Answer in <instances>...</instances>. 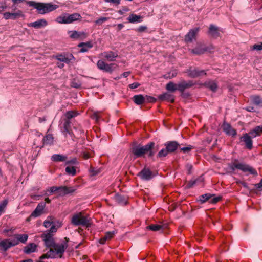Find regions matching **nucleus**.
<instances>
[{
  "mask_svg": "<svg viewBox=\"0 0 262 262\" xmlns=\"http://www.w3.org/2000/svg\"><path fill=\"white\" fill-rule=\"evenodd\" d=\"M71 85L72 87L75 88H79L81 86L80 84L77 83L76 82H72Z\"/></svg>",
  "mask_w": 262,
  "mask_h": 262,
  "instance_id": "61",
  "label": "nucleus"
},
{
  "mask_svg": "<svg viewBox=\"0 0 262 262\" xmlns=\"http://www.w3.org/2000/svg\"><path fill=\"white\" fill-rule=\"evenodd\" d=\"M169 151H168L167 149L165 147V148L162 149L157 155V157L158 158H162L166 156L168 154Z\"/></svg>",
  "mask_w": 262,
  "mask_h": 262,
  "instance_id": "42",
  "label": "nucleus"
},
{
  "mask_svg": "<svg viewBox=\"0 0 262 262\" xmlns=\"http://www.w3.org/2000/svg\"><path fill=\"white\" fill-rule=\"evenodd\" d=\"M134 102L137 105H141L145 103L144 96L142 95H136L133 97Z\"/></svg>",
  "mask_w": 262,
  "mask_h": 262,
  "instance_id": "33",
  "label": "nucleus"
},
{
  "mask_svg": "<svg viewBox=\"0 0 262 262\" xmlns=\"http://www.w3.org/2000/svg\"><path fill=\"white\" fill-rule=\"evenodd\" d=\"M58 188L59 195L62 196L73 193L76 190V188L73 187L60 186Z\"/></svg>",
  "mask_w": 262,
  "mask_h": 262,
  "instance_id": "18",
  "label": "nucleus"
},
{
  "mask_svg": "<svg viewBox=\"0 0 262 262\" xmlns=\"http://www.w3.org/2000/svg\"><path fill=\"white\" fill-rule=\"evenodd\" d=\"M140 86V84L138 82H134L129 85V87L132 89L137 88Z\"/></svg>",
  "mask_w": 262,
  "mask_h": 262,
  "instance_id": "60",
  "label": "nucleus"
},
{
  "mask_svg": "<svg viewBox=\"0 0 262 262\" xmlns=\"http://www.w3.org/2000/svg\"><path fill=\"white\" fill-rule=\"evenodd\" d=\"M16 238L18 239V242L25 243L28 238V236L27 234H16Z\"/></svg>",
  "mask_w": 262,
  "mask_h": 262,
  "instance_id": "37",
  "label": "nucleus"
},
{
  "mask_svg": "<svg viewBox=\"0 0 262 262\" xmlns=\"http://www.w3.org/2000/svg\"><path fill=\"white\" fill-rule=\"evenodd\" d=\"M47 25V21L44 19H40L35 22H32L29 24L28 26L34 28L39 29L44 27Z\"/></svg>",
  "mask_w": 262,
  "mask_h": 262,
  "instance_id": "21",
  "label": "nucleus"
},
{
  "mask_svg": "<svg viewBox=\"0 0 262 262\" xmlns=\"http://www.w3.org/2000/svg\"><path fill=\"white\" fill-rule=\"evenodd\" d=\"M187 73L188 76L191 78H196L201 75H206L204 70H199L195 68H190L188 70Z\"/></svg>",
  "mask_w": 262,
  "mask_h": 262,
  "instance_id": "15",
  "label": "nucleus"
},
{
  "mask_svg": "<svg viewBox=\"0 0 262 262\" xmlns=\"http://www.w3.org/2000/svg\"><path fill=\"white\" fill-rule=\"evenodd\" d=\"M236 183L237 184L242 186L243 187L249 189L247 184L246 183H245V182L241 181H237L236 182Z\"/></svg>",
  "mask_w": 262,
  "mask_h": 262,
  "instance_id": "56",
  "label": "nucleus"
},
{
  "mask_svg": "<svg viewBox=\"0 0 262 262\" xmlns=\"http://www.w3.org/2000/svg\"><path fill=\"white\" fill-rule=\"evenodd\" d=\"M147 30V27L145 26H141L136 29V31L139 32H145Z\"/></svg>",
  "mask_w": 262,
  "mask_h": 262,
  "instance_id": "53",
  "label": "nucleus"
},
{
  "mask_svg": "<svg viewBox=\"0 0 262 262\" xmlns=\"http://www.w3.org/2000/svg\"><path fill=\"white\" fill-rule=\"evenodd\" d=\"M194 85V83L191 80L182 81L178 83V91L183 93L186 89H189Z\"/></svg>",
  "mask_w": 262,
  "mask_h": 262,
  "instance_id": "17",
  "label": "nucleus"
},
{
  "mask_svg": "<svg viewBox=\"0 0 262 262\" xmlns=\"http://www.w3.org/2000/svg\"><path fill=\"white\" fill-rule=\"evenodd\" d=\"M222 127L223 131L228 136L234 137L237 134L236 130L228 123L224 122Z\"/></svg>",
  "mask_w": 262,
  "mask_h": 262,
  "instance_id": "13",
  "label": "nucleus"
},
{
  "mask_svg": "<svg viewBox=\"0 0 262 262\" xmlns=\"http://www.w3.org/2000/svg\"><path fill=\"white\" fill-rule=\"evenodd\" d=\"M158 98L161 100H167L173 103L174 101V98L172 95L167 93H164L158 96Z\"/></svg>",
  "mask_w": 262,
  "mask_h": 262,
  "instance_id": "29",
  "label": "nucleus"
},
{
  "mask_svg": "<svg viewBox=\"0 0 262 262\" xmlns=\"http://www.w3.org/2000/svg\"><path fill=\"white\" fill-rule=\"evenodd\" d=\"M83 157L85 159H88L90 157V156L88 153H84Z\"/></svg>",
  "mask_w": 262,
  "mask_h": 262,
  "instance_id": "64",
  "label": "nucleus"
},
{
  "mask_svg": "<svg viewBox=\"0 0 262 262\" xmlns=\"http://www.w3.org/2000/svg\"><path fill=\"white\" fill-rule=\"evenodd\" d=\"M45 207V202H42L39 203L35 210L31 214L30 217H37L41 215L43 212V210Z\"/></svg>",
  "mask_w": 262,
  "mask_h": 262,
  "instance_id": "12",
  "label": "nucleus"
},
{
  "mask_svg": "<svg viewBox=\"0 0 262 262\" xmlns=\"http://www.w3.org/2000/svg\"><path fill=\"white\" fill-rule=\"evenodd\" d=\"M77 115L78 113L77 112L73 111H68L66 112V113L65 114V116L66 117V120H70V119L74 117H76V116H77Z\"/></svg>",
  "mask_w": 262,
  "mask_h": 262,
  "instance_id": "40",
  "label": "nucleus"
},
{
  "mask_svg": "<svg viewBox=\"0 0 262 262\" xmlns=\"http://www.w3.org/2000/svg\"><path fill=\"white\" fill-rule=\"evenodd\" d=\"M67 157L60 154H54L51 157V160L54 162H63L66 161Z\"/></svg>",
  "mask_w": 262,
  "mask_h": 262,
  "instance_id": "31",
  "label": "nucleus"
},
{
  "mask_svg": "<svg viewBox=\"0 0 262 262\" xmlns=\"http://www.w3.org/2000/svg\"><path fill=\"white\" fill-rule=\"evenodd\" d=\"M142 17H128V20L129 23H140L142 21Z\"/></svg>",
  "mask_w": 262,
  "mask_h": 262,
  "instance_id": "47",
  "label": "nucleus"
},
{
  "mask_svg": "<svg viewBox=\"0 0 262 262\" xmlns=\"http://www.w3.org/2000/svg\"><path fill=\"white\" fill-rule=\"evenodd\" d=\"M8 201L7 200H4L0 202V215L5 212V209L7 206Z\"/></svg>",
  "mask_w": 262,
  "mask_h": 262,
  "instance_id": "39",
  "label": "nucleus"
},
{
  "mask_svg": "<svg viewBox=\"0 0 262 262\" xmlns=\"http://www.w3.org/2000/svg\"><path fill=\"white\" fill-rule=\"evenodd\" d=\"M138 176L144 181H149L152 179L155 174L148 168L145 167L138 174Z\"/></svg>",
  "mask_w": 262,
  "mask_h": 262,
  "instance_id": "7",
  "label": "nucleus"
},
{
  "mask_svg": "<svg viewBox=\"0 0 262 262\" xmlns=\"http://www.w3.org/2000/svg\"><path fill=\"white\" fill-rule=\"evenodd\" d=\"M221 32H222V30L219 27L211 24L209 26L208 34L211 37L214 38H217L220 36Z\"/></svg>",
  "mask_w": 262,
  "mask_h": 262,
  "instance_id": "11",
  "label": "nucleus"
},
{
  "mask_svg": "<svg viewBox=\"0 0 262 262\" xmlns=\"http://www.w3.org/2000/svg\"><path fill=\"white\" fill-rule=\"evenodd\" d=\"M12 247L10 239H6L0 241V250L6 252L9 248Z\"/></svg>",
  "mask_w": 262,
  "mask_h": 262,
  "instance_id": "23",
  "label": "nucleus"
},
{
  "mask_svg": "<svg viewBox=\"0 0 262 262\" xmlns=\"http://www.w3.org/2000/svg\"><path fill=\"white\" fill-rule=\"evenodd\" d=\"M245 110L247 111L250 112H254L255 111L254 108L253 107H252V106H248V107L245 108Z\"/></svg>",
  "mask_w": 262,
  "mask_h": 262,
  "instance_id": "63",
  "label": "nucleus"
},
{
  "mask_svg": "<svg viewBox=\"0 0 262 262\" xmlns=\"http://www.w3.org/2000/svg\"><path fill=\"white\" fill-rule=\"evenodd\" d=\"M37 245L34 243H30L24 248V252L29 254L36 251Z\"/></svg>",
  "mask_w": 262,
  "mask_h": 262,
  "instance_id": "26",
  "label": "nucleus"
},
{
  "mask_svg": "<svg viewBox=\"0 0 262 262\" xmlns=\"http://www.w3.org/2000/svg\"><path fill=\"white\" fill-rule=\"evenodd\" d=\"M212 196L213 195L210 194H204L201 195L199 197V201L201 202V203H203L207 201H209V200L212 198Z\"/></svg>",
  "mask_w": 262,
  "mask_h": 262,
  "instance_id": "38",
  "label": "nucleus"
},
{
  "mask_svg": "<svg viewBox=\"0 0 262 262\" xmlns=\"http://www.w3.org/2000/svg\"><path fill=\"white\" fill-rule=\"evenodd\" d=\"M163 228V226L158 224H151L147 226L146 229L153 231H158L162 230Z\"/></svg>",
  "mask_w": 262,
  "mask_h": 262,
  "instance_id": "35",
  "label": "nucleus"
},
{
  "mask_svg": "<svg viewBox=\"0 0 262 262\" xmlns=\"http://www.w3.org/2000/svg\"><path fill=\"white\" fill-rule=\"evenodd\" d=\"M71 122L69 120H65L63 124V130H62L63 134L67 137L68 134H72L71 130Z\"/></svg>",
  "mask_w": 262,
  "mask_h": 262,
  "instance_id": "24",
  "label": "nucleus"
},
{
  "mask_svg": "<svg viewBox=\"0 0 262 262\" xmlns=\"http://www.w3.org/2000/svg\"><path fill=\"white\" fill-rule=\"evenodd\" d=\"M68 34L70 38L74 40H83L86 37V34L83 32L69 31Z\"/></svg>",
  "mask_w": 262,
  "mask_h": 262,
  "instance_id": "10",
  "label": "nucleus"
},
{
  "mask_svg": "<svg viewBox=\"0 0 262 262\" xmlns=\"http://www.w3.org/2000/svg\"><path fill=\"white\" fill-rule=\"evenodd\" d=\"M78 20V17H57L56 21L61 24H70Z\"/></svg>",
  "mask_w": 262,
  "mask_h": 262,
  "instance_id": "22",
  "label": "nucleus"
},
{
  "mask_svg": "<svg viewBox=\"0 0 262 262\" xmlns=\"http://www.w3.org/2000/svg\"><path fill=\"white\" fill-rule=\"evenodd\" d=\"M27 3L29 6L35 8L40 14H44L50 12L58 8L57 5L52 3H37L34 1H28Z\"/></svg>",
  "mask_w": 262,
  "mask_h": 262,
  "instance_id": "3",
  "label": "nucleus"
},
{
  "mask_svg": "<svg viewBox=\"0 0 262 262\" xmlns=\"http://www.w3.org/2000/svg\"><path fill=\"white\" fill-rule=\"evenodd\" d=\"M214 47L212 45L206 46L205 45H199L196 47L194 49L191 50L192 53L196 55H201L204 54L205 52H211L212 50L214 49Z\"/></svg>",
  "mask_w": 262,
  "mask_h": 262,
  "instance_id": "8",
  "label": "nucleus"
},
{
  "mask_svg": "<svg viewBox=\"0 0 262 262\" xmlns=\"http://www.w3.org/2000/svg\"><path fill=\"white\" fill-rule=\"evenodd\" d=\"M253 138L249 134L245 133L240 138L241 140L243 141L245 144L246 147L248 149H251L253 147Z\"/></svg>",
  "mask_w": 262,
  "mask_h": 262,
  "instance_id": "14",
  "label": "nucleus"
},
{
  "mask_svg": "<svg viewBox=\"0 0 262 262\" xmlns=\"http://www.w3.org/2000/svg\"><path fill=\"white\" fill-rule=\"evenodd\" d=\"M10 242L12 247L15 246L19 244L18 239L16 238L15 234L13 235V238L12 239H10Z\"/></svg>",
  "mask_w": 262,
  "mask_h": 262,
  "instance_id": "48",
  "label": "nucleus"
},
{
  "mask_svg": "<svg viewBox=\"0 0 262 262\" xmlns=\"http://www.w3.org/2000/svg\"><path fill=\"white\" fill-rule=\"evenodd\" d=\"M145 102L154 103L156 102V99L153 97L146 95L144 96Z\"/></svg>",
  "mask_w": 262,
  "mask_h": 262,
  "instance_id": "50",
  "label": "nucleus"
},
{
  "mask_svg": "<svg viewBox=\"0 0 262 262\" xmlns=\"http://www.w3.org/2000/svg\"><path fill=\"white\" fill-rule=\"evenodd\" d=\"M262 133V126H257L251 130L249 134L251 136L252 138H255L256 136H259Z\"/></svg>",
  "mask_w": 262,
  "mask_h": 262,
  "instance_id": "28",
  "label": "nucleus"
},
{
  "mask_svg": "<svg viewBox=\"0 0 262 262\" xmlns=\"http://www.w3.org/2000/svg\"><path fill=\"white\" fill-rule=\"evenodd\" d=\"M155 145L154 142H149L144 146L140 144L134 145L130 149V153L133 156L134 159L140 157H144L146 154H148L150 157L154 155V152L152 150Z\"/></svg>",
  "mask_w": 262,
  "mask_h": 262,
  "instance_id": "1",
  "label": "nucleus"
},
{
  "mask_svg": "<svg viewBox=\"0 0 262 262\" xmlns=\"http://www.w3.org/2000/svg\"><path fill=\"white\" fill-rule=\"evenodd\" d=\"M93 119L96 120L97 121H98L100 118V116L99 115V113L98 112H95L94 113L92 116Z\"/></svg>",
  "mask_w": 262,
  "mask_h": 262,
  "instance_id": "57",
  "label": "nucleus"
},
{
  "mask_svg": "<svg viewBox=\"0 0 262 262\" xmlns=\"http://www.w3.org/2000/svg\"><path fill=\"white\" fill-rule=\"evenodd\" d=\"M178 83L175 84L172 82H168L166 85V89L169 92H173L178 90Z\"/></svg>",
  "mask_w": 262,
  "mask_h": 262,
  "instance_id": "34",
  "label": "nucleus"
},
{
  "mask_svg": "<svg viewBox=\"0 0 262 262\" xmlns=\"http://www.w3.org/2000/svg\"><path fill=\"white\" fill-rule=\"evenodd\" d=\"M252 50L260 51L262 50V42L259 44H255L251 47Z\"/></svg>",
  "mask_w": 262,
  "mask_h": 262,
  "instance_id": "52",
  "label": "nucleus"
},
{
  "mask_svg": "<svg viewBox=\"0 0 262 262\" xmlns=\"http://www.w3.org/2000/svg\"><path fill=\"white\" fill-rule=\"evenodd\" d=\"M252 103L258 106H262V98L257 96H254L251 97Z\"/></svg>",
  "mask_w": 262,
  "mask_h": 262,
  "instance_id": "36",
  "label": "nucleus"
},
{
  "mask_svg": "<svg viewBox=\"0 0 262 262\" xmlns=\"http://www.w3.org/2000/svg\"><path fill=\"white\" fill-rule=\"evenodd\" d=\"M97 65L99 69L103 70L105 72H111L113 70L112 67L115 64L112 63L107 64L103 60H99L98 61Z\"/></svg>",
  "mask_w": 262,
  "mask_h": 262,
  "instance_id": "16",
  "label": "nucleus"
},
{
  "mask_svg": "<svg viewBox=\"0 0 262 262\" xmlns=\"http://www.w3.org/2000/svg\"><path fill=\"white\" fill-rule=\"evenodd\" d=\"M101 171L100 168H96L94 167H91L90 169V172L91 173V175L93 176H96Z\"/></svg>",
  "mask_w": 262,
  "mask_h": 262,
  "instance_id": "46",
  "label": "nucleus"
},
{
  "mask_svg": "<svg viewBox=\"0 0 262 262\" xmlns=\"http://www.w3.org/2000/svg\"><path fill=\"white\" fill-rule=\"evenodd\" d=\"M54 141V138L52 134H47L42 139L43 145H52Z\"/></svg>",
  "mask_w": 262,
  "mask_h": 262,
  "instance_id": "27",
  "label": "nucleus"
},
{
  "mask_svg": "<svg viewBox=\"0 0 262 262\" xmlns=\"http://www.w3.org/2000/svg\"><path fill=\"white\" fill-rule=\"evenodd\" d=\"M107 20V17H101L95 21L96 24H101Z\"/></svg>",
  "mask_w": 262,
  "mask_h": 262,
  "instance_id": "55",
  "label": "nucleus"
},
{
  "mask_svg": "<svg viewBox=\"0 0 262 262\" xmlns=\"http://www.w3.org/2000/svg\"><path fill=\"white\" fill-rule=\"evenodd\" d=\"M192 148V146L189 145L187 147L181 148L180 150L184 153H188L190 152Z\"/></svg>",
  "mask_w": 262,
  "mask_h": 262,
  "instance_id": "51",
  "label": "nucleus"
},
{
  "mask_svg": "<svg viewBox=\"0 0 262 262\" xmlns=\"http://www.w3.org/2000/svg\"><path fill=\"white\" fill-rule=\"evenodd\" d=\"M229 166L232 171H234L235 169H238L244 172H249V174H251L254 176L257 175V172L255 169L249 165L246 164L242 163H233L229 164Z\"/></svg>",
  "mask_w": 262,
  "mask_h": 262,
  "instance_id": "6",
  "label": "nucleus"
},
{
  "mask_svg": "<svg viewBox=\"0 0 262 262\" xmlns=\"http://www.w3.org/2000/svg\"><path fill=\"white\" fill-rule=\"evenodd\" d=\"M78 46L81 48L80 52L83 53L87 52L90 49L92 48L93 45L92 42L89 41L87 42H81L79 43Z\"/></svg>",
  "mask_w": 262,
  "mask_h": 262,
  "instance_id": "25",
  "label": "nucleus"
},
{
  "mask_svg": "<svg viewBox=\"0 0 262 262\" xmlns=\"http://www.w3.org/2000/svg\"><path fill=\"white\" fill-rule=\"evenodd\" d=\"M105 2L111 3L114 5H118L120 4V0H104Z\"/></svg>",
  "mask_w": 262,
  "mask_h": 262,
  "instance_id": "54",
  "label": "nucleus"
},
{
  "mask_svg": "<svg viewBox=\"0 0 262 262\" xmlns=\"http://www.w3.org/2000/svg\"><path fill=\"white\" fill-rule=\"evenodd\" d=\"M221 200H222V196H218L213 197L212 198H211L209 200V202L212 204H216V203H217Z\"/></svg>",
  "mask_w": 262,
  "mask_h": 262,
  "instance_id": "49",
  "label": "nucleus"
},
{
  "mask_svg": "<svg viewBox=\"0 0 262 262\" xmlns=\"http://www.w3.org/2000/svg\"><path fill=\"white\" fill-rule=\"evenodd\" d=\"M65 239L67 241L66 242H63L60 244H55L53 247L54 249L50 248L48 252L40 256V259L55 258L56 257L57 255H58L59 257L61 258L62 254L68 247L67 243L68 239L67 238H65Z\"/></svg>",
  "mask_w": 262,
  "mask_h": 262,
  "instance_id": "2",
  "label": "nucleus"
},
{
  "mask_svg": "<svg viewBox=\"0 0 262 262\" xmlns=\"http://www.w3.org/2000/svg\"><path fill=\"white\" fill-rule=\"evenodd\" d=\"M204 85L213 92H215L217 89V83L214 81H207L204 83Z\"/></svg>",
  "mask_w": 262,
  "mask_h": 262,
  "instance_id": "32",
  "label": "nucleus"
},
{
  "mask_svg": "<svg viewBox=\"0 0 262 262\" xmlns=\"http://www.w3.org/2000/svg\"><path fill=\"white\" fill-rule=\"evenodd\" d=\"M43 224L46 228L50 227V228L53 225H55L51 217H48L47 220L45 221Z\"/></svg>",
  "mask_w": 262,
  "mask_h": 262,
  "instance_id": "41",
  "label": "nucleus"
},
{
  "mask_svg": "<svg viewBox=\"0 0 262 262\" xmlns=\"http://www.w3.org/2000/svg\"><path fill=\"white\" fill-rule=\"evenodd\" d=\"M101 56L106 60L110 61H113L118 56V54L113 51H107L102 53Z\"/></svg>",
  "mask_w": 262,
  "mask_h": 262,
  "instance_id": "20",
  "label": "nucleus"
},
{
  "mask_svg": "<svg viewBox=\"0 0 262 262\" xmlns=\"http://www.w3.org/2000/svg\"><path fill=\"white\" fill-rule=\"evenodd\" d=\"M199 30L200 28L199 27H195L190 29L185 36V41L188 43L195 40Z\"/></svg>",
  "mask_w": 262,
  "mask_h": 262,
  "instance_id": "9",
  "label": "nucleus"
},
{
  "mask_svg": "<svg viewBox=\"0 0 262 262\" xmlns=\"http://www.w3.org/2000/svg\"><path fill=\"white\" fill-rule=\"evenodd\" d=\"M71 223L75 226H82L87 228L91 227L92 224L91 218L88 215H83L81 212L72 215Z\"/></svg>",
  "mask_w": 262,
  "mask_h": 262,
  "instance_id": "4",
  "label": "nucleus"
},
{
  "mask_svg": "<svg viewBox=\"0 0 262 262\" xmlns=\"http://www.w3.org/2000/svg\"><path fill=\"white\" fill-rule=\"evenodd\" d=\"M57 59L61 62H64L67 63H69L71 60V59H70L68 57H67L65 56H63L62 55H59Z\"/></svg>",
  "mask_w": 262,
  "mask_h": 262,
  "instance_id": "44",
  "label": "nucleus"
},
{
  "mask_svg": "<svg viewBox=\"0 0 262 262\" xmlns=\"http://www.w3.org/2000/svg\"><path fill=\"white\" fill-rule=\"evenodd\" d=\"M57 231V228L55 225H53L49 230L45 231L41 236L45 242V245L48 247H53L55 242L53 238V233Z\"/></svg>",
  "mask_w": 262,
  "mask_h": 262,
  "instance_id": "5",
  "label": "nucleus"
},
{
  "mask_svg": "<svg viewBox=\"0 0 262 262\" xmlns=\"http://www.w3.org/2000/svg\"><path fill=\"white\" fill-rule=\"evenodd\" d=\"M58 187L57 186L51 187L49 188L50 193L52 194L55 192L58 191Z\"/></svg>",
  "mask_w": 262,
  "mask_h": 262,
  "instance_id": "59",
  "label": "nucleus"
},
{
  "mask_svg": "<svg viewBox=\"0 0 262 262\" xmlns=\"http://www.w3.org/2000/svg\"><path fill=\"white\" fill-rule=\"evenodd\" d=\"M116 200L119 203L121 204H126L127 203V201L125 198L119 195L116 196Z\"/></svg>",
  "mask_w": 262,
  "mask_h": 262,
  "instance_id": "45",
  "label": "nucleus"
},
{
  "mask_svg": "<svg viewBox=\"0 0 262 262\" xmlns=\"http://www.w3.org/2000/svg\"><path fill=\"white\" fill-rule=\"evenodd\" d=\"M128 9L127 8H123L122 9H120L118 11V13L119 15H124L125 14V12H127Z\"/></svg>",
  "mask_w": 262,
  "mask_h": 262,
  "instance_id": "58",
  "label": "nucleus"
},
{
  "mask_svg": "<svg viewBox=\"0 0 262 262\" xmlns=\"http://www.w3.org/2000/svg\"><path fill=\"white\" fill-rule=\"evenodd\" d=\"M115 232L114 231H109L107 232L105 235L101 238L99 240V243L101 244H104L107 240H109L111 239L113 236L114 235Z\"/></svg>",
  "mask_w": 262,
  "mask_h": 262,
  "instance_id": "30",
  "label": "nucleus"
},
{
  "mask_svg": "<svg viewBox=\"0 0 262 262\" xmlns=\"http://www.w3.org/2000/svg\"><path fill=\"white\" fill-rule=\"evenodd\" d=\"M179 146V144L174 141H168L165 143V146L166 147L169 153L174 152L178 148Z\"/></svg>",
  "mask_w": 262,
  "mask_h": 262,
  "instance_id": "19",
  "label": "nucleus"
},
{
  "mask_svg": "<svg viewBox=\"0 0 262 262\" xmlns=\"http://www.w3.org/2000/svg\"><path fill=\"white\" fill-rule=\"evenodd\" d=\"M255 186L256 188V189H257L259 190H262V183H261L260 182H259V183H258L257 184H256L255 185Z\"/></svg>",
  "mask_w": 262,
  "mask_h": 262,
  "instance_id": "62",
  "label": "nucleus"
},
{
  "mask_svg": "<svg viewBox=\"0 0 262 262\" xmlns=\"http://www.w3.org/2000/svg\"><path fill=\"white\" fill-rule=\"evenodd\" d=\"M66 171L72 176H74L76 174V169L74 167L67 166L66 168Z\"/></svg>",
  "mask_w": 262,
  "mask_h": 262,
  "instance_id": "43",
  "label": "nucleus"
}]
</instances>
